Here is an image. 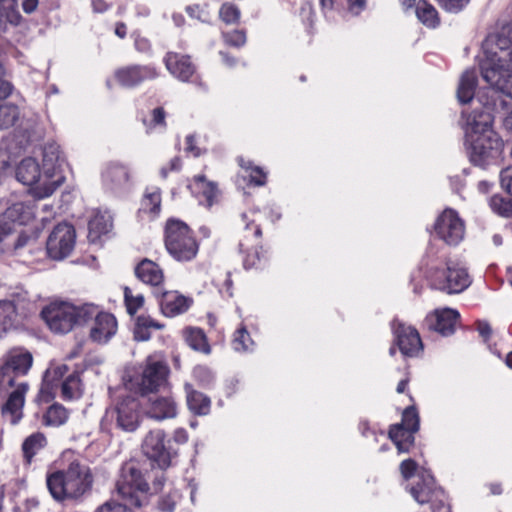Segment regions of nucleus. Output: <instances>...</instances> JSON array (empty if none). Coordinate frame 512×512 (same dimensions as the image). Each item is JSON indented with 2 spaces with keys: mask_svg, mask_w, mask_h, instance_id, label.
<instances>
[{
  "mask_svg": "<svg viewBox=\"0 0 512 512\" xmlns=\"http://www.w3.org/2000/svg\"><path fill=\"white\" fill-rule=\"evenodd\" d=\"M136 277L145 284L157 286L163 281L161 268L149 259H143L135 268Z\"/></svg>",
  "mask_w": 512,
  "mask_h": 512,
  "instance_id": "28",
  "label": "nucleus"
},
{
  "mask_svg": "<svg viewBox=\"0 0 512 512\" xmlns=\"http://www.w3.org/2000/svg\"><path fill=\"white\" fill-rule=\"evenodd\" d=\"M88 237L92 242L98 240L102 235L110 232L112 229V217L107 212H97L88 223Z\"/></svg>",
  "mask_w": 512,
  "mask_h": 512,
  "instance_id": "31",
  "label": "nucleus"
},
{
  "mask_svg": "<svg viewBox=\"0 0 512 512\" xmlns=\"http://www.w3.org/2000/svg\"><path fill=\"white\" fill-rule=\"evenodd\" d=\"M174 440L179 444H184L188 440L187 431L183 428H178L174 432Z\"/></svg>",
  "mask_w": 512,
  "mask_h": 512,
  "instance_id": "63",
  "label": "nucleus"
},
{
  "mask_svg": "<svg viewBox=\"0 0 512 512\" xmlns=\"http://www.w3.org/2000/svg\"><path fill=\"white\" fill-rule=\"evenodd\" d=\"M189 347L205 354L210 353V346L204 332L199 328H187L184 332Z\"/></svg>",
  "mask_w": 512,
  "mask_h": 512,
  "instance_id": "38",
  "label": "nucleus"
},
{
  "mask_svg": "<svg viewBox=\"0 0 512 512\" xmlns=\"http://www.w3.org/2000/svg\"><path fill=\"white\" fill-rule=\"evenodd\" d=\"M164 324L156 321L149 315H139L135 320L133 330L134 339L137 341H148L151 338L152 330H161Z\"/></svg>",
  "mask_w": 512,
  "mask_h": 512,
  "instance_id": "32",
  "label": "nucleus"
},
{
  "mask_svg": "<svg viewBox=\"0 0 512 512\" xmlns=\"http://www.w3.org/2000/svg\"><path fill=\"white\" fill-rule=\"evenodd\" d=\"M193 300L177 291H166L159 300L161 312L166 317H176L185 313Z\"/></svg>",
  "mask_w": 512,
  "mask_h": 512,
  "instance_id": "26",
  "label": "nucleus"
},
{
  "mask_svg": "<svg viewBox=\"0 0 512 512\" xmlns=\"http://www.w3.org/2000/svg\"><path fill=\"white\" fill-rule=\"evenodd\" d=\"M366 8V0H348V9L353 15H359Z\"/></svg>",
  "mask_w": 512,
  "mask_h": 512,
  "instance_id": "58",
  "label": "nucleus"
},
{
  "mask_svg": "<svg viewBox=\"0 0 512 512\" xmlns=\"http://www.w3.org/2000/svg\"><path fill=\"white\" fill-rule=\"evenodd\" d=\"M477 330L480 336H482L485 340L489 339L492 333L490 325L487 322L483 321L478 322Z\"/></svg>",
  "mask_w": 512,
  "mask_h": 512,
  "instance_id": "61",
  "label": "nucleus"
},
{
  "mask_svg": "<svg viewBox=\"0 0 512 512\" xmlns=\"http://www.w3.org/2000/svg\"><path fill=\"white\" fill-rule=\"evenodd\" d=\"M428 280L432 288L448 294L461 293L471 284L467 270L452 261L446 262L445 269H431Z\"/></svg>",
  "mask_w": 512,
  "mask_h": 512,
  "instance_id": "8",
  "label": "nucleus"
},
{
  "mask_svg": "<svg viewBox=\"0 0 512 512\" xmlns=\"http://www.w3.org/2000/svg\"><path fill=\"white\" fill-rule=\"evenodd\" d=\"M20 118L19 107L11 102H0V130L10 128Z\"/></svg>",
  "mask_w": 512,
  "mask_h": 512,
  "instance_id": "41",
  "label": "nucleus"
},
{
  "mask_svg": "<svg viewBox=\"0 0 512 512\" xmlns=\"http://www.w3.org/2000/svg\"><path fill=\"white\" fill-rule=\"evenodd\" d=\"M165 117L166 113L162 107L153 109L151 112V119L143 120L147 133H151L156 128L164 129L166 127Z\"/></svg>",
  "mask_w": 512,
  "mask_h": 512,
  "instance_id": "47",
  "label": "nucleus"
},
{
  "mask_svg": "<svg viewBox=\"0 0 512 512\" xmlns=\"http://www.w3.org/2000/svg\"><path fill=\"white\" fill-rule=\"evenodd\" d=\"M16 179L24 185L31 186L32 194L35 196L34 188L45 181L44 172L36 159L24 158L16 168Z\"/></svg>",
  "mask_w": 512,
  "mask_h": 512,
  "instance_id": "27",
  "label": "nucleus"
},
{
  "mask_svg": "<svg viewBox=\"0 0 512 512\" xmlns=\"http://www.w3.org/2000/svg\"><path fill=\"white\" fill-rule=\"evenodd\" d=\"M253 341L245 327H241L235 331L232 340V347L237 352L249 351L253 346Z\"/></svg>",
  "mask_w": 512,
  "mask_h": 512,
  "instance_id": "46",
  "label": "nucleus"
},
{
  "mask_svg": "<svg viewBox=\"0 0 512 512\" xmlns=\"http://www.w3.org/2000/svg\"><path fill=\"white\" fill-rule=\"evenodd\" d=\"M417 463L412 459H406L400 464V472L404 479L408 480L415 475Z\"/></svg>",
  "mask_w": 512,
  "mask_h": 512,
  "instance_id": "55",
  "label": "nucleus"
},
{
  "mask_svg": "<svg viewBox=\"0 0 512 512\" xmlns=\"http://www.w3.org/2000/svg\"><path fill=\"white\" fill-rule=\"evenodd\" d=\"M20 20L17 0H0V34L6 32L10 25H18Z\"/></svg>",
  "mask_w": 512,
  "mask_h": 512,
  "instance_id": "30",
  "label": "nucleus"
},
{
  "mask_svg": "<svg viewBox=\"0 0 512 512\" xmlns=\"http://www.w3.org/2000/svg\"><path fill=\"white\" fill-rule=\"evenodd\" d=\"M222 37L226 44L233 47H242L246 43V33L244 30L223 32Z\"/></svg>",
  "mask_w": 512,
  "mask_h": 512,
  "instance_id": "53",
  "label": "nucleus"
},
{
  "mask_svg": "<svg viewBox=\"0 0 512 512\" xmlns=\"http://www.w3.org/2000/svg\"><path fill=\"white\" fill-rule=\"evenodd\" d=\"M416 15L419 21L427 27L435 28L439 23L437 10L425 0H420L417 3Z\"/></svg>",
  "mask_w": 512,
  "mask_h": 512,
  "instance_id": "40",
  "label": "nucleus"
},
{
  "mask_svg": "<svg viewBox=\"0 0 512 512\" xmlns=\"http://www.w3.org/2000/svg\"><path fill=\"white\" fill-rule=\"evenodd\" d=\"M194 185L205 197L207 205L211 206L217 195L215 183L207 181L204 175H197L194 177Z\"/></svg>",
  "mask_w": 512,
  "mask_h": 512,
  "instance_id": "45",
  "label": "nucleus"
},
{
  "mask_svg": "<svg viewBox=\"0 0 512 512\" xmlns=\"http://www.w3.org/2000/svg\"><path fill=\"white\" fill-rule=\"evenodd\" d=\"M158 77V72L151 65H130L122 67L115 72L118 83L127 88L135 87L145 80Z\"/></svg>",
  "mask_w": 512,
  "mask_h": 512,
  "instance_id": "18",
  "label": "nucleus"
},
{
  "mask_svg": "<svg viewBox=\"0 0 512 512\" xmlns=\"http://www.w3.org/2000/svg\"><path fill=\"white\" fill-rule=\"evenodd\" d=\"M239 165L249 174L250 182L256 186H263L266 183V173L259 166H254L251 161L238 157Z\"/></svg>",
  "mask_w": 512,
  "mask_h": 512,
  "instance_id": "44",
  "label": "nucleus"
},
{
  "mask_svg": "<svg viewBox=\"0 0 512 512\" xmlns=\"http://www.w3.org/2000/svg\"><path fill=\"white\" fill-rule=\"evenodd\" d=\"M28 391V384L20 382L16 385L2 406V415L12 425L17 424L23 417V407L25 403V394Z\"/></svg>",
  "mask_w": 512,
  "mask_h": 512,
  "instance_id": "22",
  "label": "nucleus"
},
{
  "mask_svg": "<svg viewBox=\"0 0 512 512\" xmlns=\"http://www.w3.org/2000/svg\"><path fill=\"white\" fill-rule=\"evenodd\" d=\"M34 242H35V239L31 238L30 236L25 235V234H20L18 236L17 241L14 244V250L19 251L22 248L29 246L31 243H34Z\"/></svg>",
  "mask_w": 512,
  "mask_h": 512,
  "instance_id": "60",
  "label": "nucleus"
},
{
  "mask_svg": "<svg viewBox=\"0 0 512 512\" xmlns=\"http://www.w3.org/2000/svg\"><path fill=\"white\" fill-rule=\"evenodd\" d=\"M33 363V357L29 352H13L10 353L4 364L13 370L19 377L27 374Z\"/></svg>",
  "mask_w": 512,
  "mask_h": 512,
  "instance_id": "34",
  "label": "nucleus"
},
{
  "mask_svg": "<svg viewBox=\"0 0 512 512\" xmlns=\"http://www.w3.org/2000/svg\"><path fill=\"white\" fill-rule=\"evenodd\" d=\"M435 233L450 246L458 245L464 238L465 226L457 212L446 209L435 222Z\"/></svg>",
  "mask_w": 512,
  "mask_h": 512,
  "instance_id": "13",
  "label": "nucleus"
},
{
  "mask_svg": "<svg viewBox=\"0 0 512 512\" xmlns=\"http://www.w3.org/2000/svg\"><path fill=\"white\" fill-rule=\"evenodd\" d=\"M186 151L192 153L194 156L200 155V150L195 145V139L193 135H188L186 137Z\"/></svg>",
  "mask_w": 512,
  "mask_h": 512,
  "instance_id": "62",
  "label": "nucleus"
},
{
  "mask_svg": "<svg viewBox=\"0 0 512 512\" xmlns=\"http://www.w3.org/2000/svg\"><path fill=\"white\" fill-rule=\"evenodd\" d=\"M102 183L105 189L119 193L130 186V170L120 163H110L102 173Z\"/></svg>",
  "mask_w": 512,
  "mask_h": 512,
  "instance_id": "20",
  "label": "nucleus"
},
{
  "mask_svg": "<svg viewBox=\"0 0 512 512\" xmlns=\"http://www.w3.org/2000/svg\"><path fill=\"white\" fill-rule=\"evenodd\" d=\"M418 481L409 489L411 496L419 504H431L432 512H450V508L445 505L444 491L435 486V481L430 472L426 470L417 473Z\"/></svg>",
  "mask_w": 512,
  "mask_h": 512,
  "instance_id": "11",
  "label": "nucleus"
},
{
  "mask_svg": "<svg viewBox=\"0 0 512 512\" xmlns=\"http://www.w3.org/2000/svg\"><path fill=\"white\" fill-rule=\"evenodd\" d=\"M414 433L410 429L403 427V425L395 424L390 427L389 437L399 452H408L414 443Z\"/></svg>",
  "mask_w": 512,
  "mask_h": 512,
  "instance_id": "35",
  "label": "nucleus"
},
{
  "mask_svg": "<svg viewBox=\"0 0 512 512\" xmlns=\"http://www.w3.org/2000/svg\"><path fill=\"white\" fill-rule=\"evenodd\" d=\"M485 58L481 62H493L492 67L512 65V22L502 24L484 42Z\"/></svg>",
  "mask_w": 512,
  "mask_h": 512,
  "instance_id": "9",
  "label": "nucleus"
},
{
  "mask_svg": "<svg viewBox=\"0 0 512 512\" xmlns=\"http://www.w3.org/2000/svg\"><path fill=\"white\" fill-rule=\"evenodd\" d=\"M61 395L63 399L72 400L81 395V381L79 375L73 373L69 375L61 385Z\"/></svg>",
  "mask_w": 512,
  "mask_h": 512,
  "instance_id": "43",
  "label": "nucleus"
},
{
  "mask_svg": "<svg viewBox=\"0 0 512 512\" xmlns=\"http://www.w3.org/2000/svg\"><path fill=\"white\" fill-rule=\"evenodd\" d=\"M94 477L88 465L78 459L66 468L47 475V488L54 500H77L91 490Z\"/></svg>",
  "mask_w": 512,
  "mask_h": 512,
  "instance_id": "2",
  "label": "nucleus"
},
{
  "mask_svg": "<svg viewBox=\"0 0 512 512\" xmlns=\"http://www.w3.org/2000/svg\"><path fill=\"white\" fill-rule=\"evenodd\" d=\"M47 440L43 433L37 432L28 436L23 444L22 451L27 462H31L32 458L46 446Z\"/></svg>",
  "mask_w": 512,
  "mask_h": 512,
  "instance_id": "37",
  "label": "nucleus"
},
{
  "mask_svg": "<svg viewBox=\"0 0 512 512\" xmlns=\"http://www.w3.org/2000/svg\"><path fill=\"white\" fill-rule=\"evenodd\" d=\"M18 376L6 364L0 365V392L7 391L15 385Z\"/></svg>",
  "mask_w": 512,
  "mask_h": 512,
  "instance_id": "52",
  "label": "nucleus"
},
{
  "mask_svg": "<svg viewBox=\"0 0 512 512\" xmlns=\"http://www.w3.org/2000/svg\"><path fill=\"white\" fill-rule=\"evenodd\" d=\"M165 247L170 256L179 262L193 260L199 245L188 225L180 220H168L165 227Z\"/></svg>",
  "mask_w": 512,
  "mask_h": 512,
  "instance_id": "4",
  "label": "nucleus"
},
{
  "mask_svg": "<svg viewBox=\"0 0 512 512\" xmlns=\"http://www.w3.org/2000/svg\"><path fill=\"white\" fill-rule=\"evenodd\" d=\"M477 85V73L474 69H468L461 75L458 89L457 98L462 104L469 103L475 94Z\"/></svg>",
  "mask_w": 512,
  "mask_h": 512,
  "instance_id": "29",
  "label": "nucleus"
},
{
  "mask_svg": "<svg viewBox=\"0 0 512 512\" xmlns=\"http://www.w3.org/2000/svg\"><path fill=\"white\" fill-rule=\"evenodd\" d=\"M169 368L162 360L148 357L139 377L131 381V387H135L142 397L156 393L167 385Z\"/></svg>",
  "mask_w": 512,
  "mask_h": 512,
  "instance_id": "10",
  "label": "nucleus"
},
{
  "mask_svg": "<svg viewBox=\"0 0 512 512\" xmlns=\"http://www.w3.org/2000/svg\"><path fill=\"white\" fill-rule=\"evenodd\" d=\"M141 406L140 400L133 395H118L106 409L105 420L124 432H134L140 426Z\"/></svg>",
  "mask_w": 512,
  "mask_h": 512,
  "instance_id": "6",
  "label": "nucleus"
},
{
  "mask_svg": "<svg viewBox=\"0 0 512 512\" xmlns=\"http://www.w3.org/2000/svg\"><path fill=\"white\" fill-rule=\"evenodd\" d=\"M92 313L90 303L75 306L69 302H53L43 308L41 316L51 331L66 334L75 326L87 323Z\"/></svg>",
  "mask_w": 512,
  "mask_h": 512,
  "instance_id": "3",
  "label": "nucleus"
},
{
  "mask_svg": "<svg viewBox=\"0 0 512 512\" xmlns=\"http://www.w3.org/2000/svg\"><path fill=\"white\" fill-rule=\"evenodd\" d=\"M124 301L129 315H134L144 304L142 294L133 295L129 287L124 288Z\"/></svg>",
  "mask_w": 512,
  "mask_h": 512,
  "instance_id": "48",
  "label": "nucleus"
},
{
  "mask_svg": "<svg viewBox=\"0 0 512 512\" xmlns=\"http://www.w3.org/2000/svg\"><path fill=\"white\" fill-rule=\"evenodd\" d=\"M186 12L192 18L198 19L202 22L207 21V16H208L207 12L204 11L202 8H200V6H198V5L188 6L186 8Z\"/></svg>",
  "mask_w": 512,
  "mask_h": 512,
  "instance_id": "57",
  "label": "nucleus"
},
{
  "mask_svg": "<svg viewBox=\"0 0 512 512\" xmlns=\"http://www.w3.org/2000/svg\"><path fill=\"white\" fill-rule=\"evenodd\" d=\"M90 306L93 308V313L89 316V321L94 319V322L89 337L93 342L106 344L117 332V320L113 314L101 311L98 306L94 304Z\"/></svg>",
  "mask_w": 512,
  "mask_h": 512,
  "instance_id": "16",
  "label": "nucleus"
},
{
  "mask_svg": "<svg viewBox=\"0 0 512 512\" xmlns=\"http://www.w3.org/2000/svg\"><path fill=\"white\" fill-rule=\"evenodd\" d=\"M38 6V0H24L22 3V8L25 13H32L36 10Z\"/></svg>",
  "mask_w": 512,
  "mask_h": 512,
  "instance_id": "64",
  "label": "nucleus"
},
{
  "mask_svg": "<svg viewBox=\"0 0 512 512\" xmlns=\"http://www.w3.org/2000/svg\"><path fill=\"white\" fill-rule=\"evenodd\" d=\"M394 333L399 350L404 356L414 357L420 353L423 345L415 328L399 323L394 328Z\"/></svg>",
  "mask_w": 512,
  "mask_h": 512,
  "instance_id": "21",
  "label": "nucleus"
},
{
  "mask_svg": "<svg viewBox=\"0 0 512 512\" xmlns=\"http://www.w3.org/2000/svg\"><path fill=\"white\" fill-rule=\"evenodd\" d=\"M464 140L486 135L488 132H495L492 128L493 116L487 106L481 110H473L467 114L462 112Z\"/></svg>",
  "mask_w": 512,
  "mask_h": 512,
  "instance_id": "17",
  "label": "nucleus"
},
{
  "mask_svg": "<svg viewBox=\"0 0 512 512\" xmlns=\"http://www.w3.org/2000/svg\"><path fill=\"white\" fill-rule=\"evenodd\" d=\"M500 183L502 188L512 196V167H508L501 171Z\"/></svg>",
  "mask_w": 512,
  "mask_h": 512,
  "instance_id": "56",
  "label": "nucleus"
},
{
  "mask_svg": "<svg viewBox=\"0 0 512 512\" xmlns=\"http://www.w3.org/2000/svg\"><path fill=\"white\" fill-rule=\"evenodd\" d=\"M187 405L191 412L197 415H206L210 410V399L203 393L192 389L190 384L185 385Z\"/></svg>",
  "mask_w": 512,
  "mask_h": 512,
  "instance_id": "33",
  "label": "nucleus"
},
{
  "mask_svg": "<svg viewBox=\"0 0 512 512\" xmlns=\"http://www.w3.org/2000/svg\"><path fill=\"white\" fill-rule=\"evenodd\" d=\"M17 317L16 307L12 301H0V338L13 327Z\"/></svg>",
  "mask_w": 512,
  "mask_h": 512,
  "instance_id": "39",
  "label": "nucleus"
},
{
  "mask_svg": "<svg viewBox=\"0 0 512 512\" xmlns=\"http://www.w3.org/2000/svg\"><path fill=\"white\" fill-rule=\"evenodd\" d=\"M469 161L481 169L497 165L503 153L504 143L496 132H488L476 138L464 140Z\"/></svg>",
  "mask_w": 512,
  "mask_h": 512,
  "instance_id": "5",
  "label": "nucleus"
},
{
  "mask_svg": "<svg viewBox=\"0 0 512 512\" xmlns=\"http://www.w3.org/2000/svg\"><path fill=\"white\" fill-rule=\"evenodd\" d=\"M115 488L121 502L108 501L98 507L96 512H132V508L148 504L149 485L136 461L122 465Z\"/></svg>",
  "mask_w": 512,
  "mask_h": 512,
  "instance_id": "1",
  "label": "nucleus"
},
{
  "mask_svg": "<svg viewBox=\"0 0 512 512\" xmlns=\"http://www.w3.org/2000/svg\"><path fill=\"white\" fill-rule=\"evenodd\" d=\"M76 232L74 227L66 222L58 224L50 233L46 249L50 258L62 260L69 256L74 249Z\"/></svg>",
  "mask_w": 512,
  "mask_h": 512,
  "instance_id": "12",
  "label": "nucleus"
},
{
  "mask_svg": "<svg viewBox=\"0 0 512 512\" xmlns=\"http://www.w3.org/2000/svg\"><path fill=\"white\" fill-rule=\"evenodd\" d=\"M142 451L148 459L164 470L171 464L172 454L166 446L164 431L157 429L147 433L142 442Z\"/></svg>",
  "mask_w": 512,
  "mask_h": 512,
  "instance_id": "14",
  "label": "nucleus"
},
{
  "mask_svg": "<svg viewBox=\"0 0 512 512\" xmlns=\"http://www.w3.org/2000/svg\"><path fill=\"white\" fill-rule=\"evenodd\" d=\"M161 210V192L157 187L147 188L141 200L140 212L149 214L152 218L158 216Z\"/></svg>",
  "mask_w": 512,
  "mask_h": 512,
  "instance_id": "36",
  "label": "nucleus"
},
{
  "mask_svg": "<svg viewBox=\"0 0 512 512\" xmlns=\"http://www.w3.org/2000/svg\"><path fill=\"white\" fill-rule=\"evenodd\" d=\"M491 209L501 216L508 217L512 214V201L506 200L500 195H494L490 199Z\"/></svg>",
  "mask_w": 512,
  "mask_h": 512,
  "instance_id": "49",
  "label": "nucleus"
},
{
  "mask_svg": "<svg viewBox=\"0 0 512 512\" xmlns=\"http://www.w3.org/2000/svg\"><path fill=\"white\" fill-rule=\"evenodd\" d=\"M68 420V411L60 404L51 405L43 417V423L46 426L59 427Z\"/></svg>",
  "mask_w": 512,
  "mask_h": 512,
  "instance_id": "42",
  "label": "nucleus"
},
{
  "mask_svg": "<svg viewBox=\"0 0 512 512\" xmlns=\"http://www.w3.org/2000/svg\"><path fill=\"white\" fill-rule=\"evenodd\" d=\"M440 6L450 13H458L462 11L470 2V0H437Z\"/></svg>",
  "mask_w": 512,
  "mask_h": 512,
  "instance_id": "54",
  "label": "nucleus"
},
{
  "mask_svg": "<svg viewBox=\"0 0 512 512\" xmlns=\"http://www.w3.org/2000/svg\"><path fill=\"white\" fill-rule=\"evenodd\" d=\"M35 217L34 205L32 203L17 202L9 206L0 216V224L7 225L13 232L14 225H25Z\"/></svg>",
  "mask_w": 512,
  "mask_h": 512,
  "instance_id": "24",
  "label": "nucleus"
},
{
  "mask_svg": "<svg viewBox=\"0 0 512 512\" xmlns=\"http://www.w3.org/2000/svg\"><path fill=\"white\" fill-rule=\"evenodd\" d=\"M64 159L60 147L56 143H47L43 148V171L45 181L34 188L35 197H49L62 185L65 177L61 172Z\"/></svg>",
  "mask_w": 512,
  "mask_h": 512,
  "instance_id": "7",
  "label": "nucleus"
},
{
  "mask_svg": "<svg viewBox=\"0 0 512 512\" xmlns=\"http://www.w3.org/2000/svg\"><path fill=\"white\" fill-rule=\"evenodd\" d=\"M493 62H480L483 80L493 89L512 98V65L511 63L492 67Z\"/></svg>",
  "mask_w": 512,
  "mask_h": 512,
  "instance_id": "15",
  "label": "nucleus"
},
{
  "mask_svg": "<svg viewBox=\"0 0 512 512\" xmlns=\"http://www.w3.org/2000/svg\"><path fill=\"white\" fill-rule=\"evenodd\" d=\"M219 16L226 24H234L240 18V10L232 3H224L220 8Z\"/></svg>",
  "mask_w": 512,
  "mask_h": 512,
  "instance_id": "51",
  "label": "nucleus"
},
{
  "mask_svg": "<svg viewBox=\"0 0 512 512\" xmlns=\"http://www.w3.org/2000/svg\"><path fill=\"white\" fill-rule=\"evenodd\" d=\"M194 375L197 378H200L202 381L206 382L207 384L210 383L213 379L210 370L203 366L196 367L194 370Z\"/></svg>",
  "mask_w": 512,
  "mask_h": 512,
  "instance_id": "59",
  "label": "nucleus"
},
{
  "mask_svg": "<svg viewBox=\"0 0 512 512\" xmlns=\"http://www.w3.org/2000/svg\"><path fill=\"white\" fill-rule=\"evenodd\" d=\"M164 64L171 75L182 82L190 81L196 72V67L188 55L168 52L164 57Z\"/></svg>",
  "mask_w": 512,
  "mask_h": 512,
  "instance_id": "23",
  "label": "nucleus"
},
{
  "mask_svg": "<svg viewBox=\"0 0 512 512\" xmlns=\"http://www.w3.org/2000/svg\"><path fill=\"white\" fill-rule=\"evenodd\" d=\"M145 413L157 421L171 419L177 415V405L170 396H158L156 393L146 395Z\"/></svg>",
  "mask_w": 512,
  "mask_h": 512,
  "instance_id": "19",
  "label": "nucleus"
},
{
  "mask_svg": "<svg viewBox=\"0 0 512 512\" xmlns=\"http://www.w3.org/2000/svg\"><path fill=\"white\" fill-rule=\"evenodd\" d=\"M398 425L410 429L412 432L419 430V415L415 407H407L402 414V422Z\"/></svg>",
  "mask_w": 512,
  "mask_h": 512,
  "instance_id": "50",
  "label": "nucleus"
},
{
  "mask_svg": "<svg viewBox=\"0 0 512 512\" xmlns=\"http://www.w3.org/2000/svg\"><path fill=\"white\" fill-rule=\"evenodd\" d=\"M460 315L458 311L451 308L436 310L433 314L426 318L430 329L438 332L443 336L454 333L455 325Z\"/></svg>",
  "mask_w": 512,
  "mask_h": 512,
  "instance_id": "25",
  "label": "nucleus"
}]
</instances>
